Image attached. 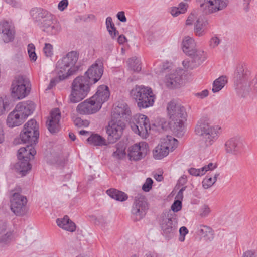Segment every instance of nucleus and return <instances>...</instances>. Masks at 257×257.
I'll return each instance as SVG.
<instances>
[{
  "label": "nucleus",
  "instance_id": "obj_25",
  "mask_svg": "<svg viewBox=\"0 0 257 257\" xmlns=\"http://www.w3.org/2000/svg\"><path fill=\"white\" fill-rule=\"evenodd\" d=\"M25 147H22L18 151L17 157L18 160L28 159L31 160L34 159V155L36 154L33 145L29 143Z\"/></svg>",
  "mask_w": 257,
  "mask_h": 257
},
{
  "label": "nucleus",
  "instance_id": "obj_52",
  "mask_svg": "<svg viewBox=\"0 0 257 257\" xmlns=\"http://www.w3.org/2000/svg\"><path fill=\"white\" fill-rule=\"evenodd\" d=\"M188 230L185 226L181 227L179 229L180 237L179 240L181 242L184 241L185 239V236L188 233Z\"/></svg>",
  "mask_w": 257,
  "mask_h": 257
},
{
  "label": "nucleus",
  "instance_id": "obj_36",
  "mask_svg": "<svg viewBox=\"0 0 257 257\" xmlns=\"http://www.w3.org/2000/svg\"><path fill=\"white\" fill-rule=\"evenodd\" d=\"M167 147H164L161 143L155 147L153 151V157L155 159L160 160L167 156L169 154Z\"/></svg>",
  "mask_w": 257,
  "mask_h": 257
},
{
  "label": "nucleus",
  "instance_id": "obj_47",
  "mask_svg": "<svg viewBox=\"0 0 257 257\" xmlns=\"http://www.w3.org/2000/svg\"><path fill=\"white\" fill-rule=\"evenodd\" d=\"M211 212V210L207 205H204L200 209V215L202 217L207 216Z\"/></svg>",
  "mask_w": 257,
  "mask_h": 257
},
{
  "label": "nucleus",
  "instance_id": "obj_44",
  "mask_svg": "<svg viewBox=\"0 0 257 257\" xmlns=\"http://www.w3.org/2000/svg\"><path fill=\"white\" fill-rule=\"evenodd\" d=\"M43 52L47 57H51L53 55V47L50 43H45L43 48Z\"/></svg>",
  "mask_w": 257,
  "mask_h": 257
},
{
  "label": "nucleus",
  "instance_id": "obj_48",
  "mask_svg": "<svg viewBox=\"0 0 257 257\" xmlns=\"http://www.w3.org/2000/svg\"><path fill=\"white\" fill-rule=\"evenodd\" d=\"M182 208V202L181 200H176L172 204L171 209L174 212L180 211Z\"/></svg>",
  "mask_w": 257,
  "mask_h": 257
},
{
  "label": "nucleus",
  "instance_id": "obj_63",
  "mask_svg": "<svg viewBox=\"0 0 257 257\" xmlns=\"http://www.w3.org/2000/svg\"><path fill=\"white\" fill-rule=\"evenodd\" d=\"M186 187H183L178 192L176 198L177 199V200H181L183 199V191L185 190Z\"/></svg>",
  "mask_w": 257,
  "mask_h": 257
},
{
  "label": "nucleus",
  "instance_id": "obj_4",
  "mask_svg": "<svg viewBox=\"0 0 257 257\" xmlns=\"http://www.w3.org/2000/svg\"><path fill=\"white\" fill-rule=\"evenodd\" d=\"M93 85L84 75L76 77L72 84V92L69 96L70 102L77 103L84 99Z\"/></svg>",
  "mask_w": 257,
  "mask_h": 257
},
{
  "label": "nucleus",
  "instance_id": "obj_22",
  "mask_svg": "<svg viewBox=\"0 0 257 257\" xmlns=\"http://www.w3.org/2000/svg\"><path fill=\"white\" fill-rule=\"evenodd\" d=\"M109 96L108 87L102 85L98 87L97 92L91 98L101 108L102 104L108 100Z\"/></svg>",
  "mask_w": 257,
  "mask_h": 257
},
{
  "label": "nucleus",
  "instance_id": "obj_38",
  "mask_svg": "<svg viewBox=\"0 0 257 257\" xmlns=\"http://www.w3.org/2000/svg\"><path fill=\"white\" fill-rule=\"evenodd\" d=\"M13 238V235L11 231L2 230L0 232V247H3L8 245Z\"/></svg>",
  "mask_w": 257,
  "mask_h": 257
},
{
  "label": "nucleus",
  "instance_id": "obj_46",
  "mask_svg": "<svg viewBox=\"0 0 257 257\" xmlns=\"http://www.w3.org/2000/svg\"><path fill=\"white\" fill-rule=\"evenodd\" d=\"M215 183V179H213L212 177H206L202 182L203 187L205 189H208L211 187Z\"/></svg>",
  "mask_w": 257,
  "mask_h": 257
},
{
  "label": "nucleus",
  "instance_id": "obj_35",
  "mask_svg": "<svg viewBox=\"0 0 257 257\" xmlns=\"http://www.w3.org/2000/svg\"><path fill=\"white\" fill-rule=\"evenodd\" d=\"M197 232L200 235L202 236L206 240H211L214 238L213 231L209 226L200 225L198 227Z\"/></svg>",
  "mask_w": 257,
  "mask_h": 257
},
{
  "label": "nucleus",
  "instance_id": "obj_19",
  "mask_svg": "<svg viewBox=\"0 0 257 257\" xmlns=\"http://www.w3.org/2000/svg\"><path fill=\"white\" fill-rule=\"evenodd\" d=\"M100 108V106L90 98L79 104L77 111L80 114L89 115L96 113Z\"/></svg>",
  "mask_w": 257,
  "mask_h": 257
},
{
  "label": "nucleus",
  "instance_id": "obj_61",
  "mask_svg": "<svg viewBox=\"0 0 257 257\" xmlns=\"http://www.w3.org/2000/svg\"><path fill=\"white\" fill-rule=\"evenodd\" d=\"M117 18L120 22H125L126 21V18L123 11L119 12L117 14Z\"/></svg>",
  "mask_w": 257,
  "mask_h": 257
},
{
  "label": "nucleus",
  "instance_id": "obj_12",
  "mask_svg": "<svg viewBox=\"0 0 257 257\" xmlns=\"http://www.w3.org/2000/svg\"><path fill=\"white\" fill-rule=\"evenodd\" d=\"M125 126V123L122 120L112 119L106 128L108 143H114L118 140L122 135Z\"/></svg>",
  "mask_w": 257,
  "mask_h": 257
},
{
  "label": "nucleus",
  "instance_id": "obj_60",
  "mask_svg": "<svg viewBox=\"0 0 257 257\" xmlns=\"http://www.w3.org/2000/svg\"><path fill=\"white\" fill-rule=\"evenodd\" d=\"M187 7L188 5L187 4L181 2L179 4L178 7L177 8L180 10V12L183 14L187 11Z\"/></svg>",
  "mask_w": 257,
  "mask_h": 257
},
{
  "label": "nucleus",
  "instance_id": "obj_53",
  "mask_svg": "<svg viewBox=\"0 0 257 257\" xmlns=\"http://www.w3.org/2000/svg\"><path fill=\"white\" fill-rule=\"evenodd\" d=\"M220 42V40L218 37L216 36L213 37L209 41V46L210 47L214 48L219 44Z\"/></svg>",
  "mask_w": 257,
  "mask_h": 257
},
{
  "label": "nucleus",
  "instance_id": "obj_26",
  "mask_svg": "<svg viewBox=\"0 0 257 257\" xmlns=\"http://www.w3.org/2000/svg\"><path fill=\"white\" fill-rule=\"evenodd\" d=\"M181 82V77L176 71L166 76L164 83L169 88H175L180 87Z\"/></svg>",
  "mask_w": 257,
  "mask_h": 257
},
{
  "label": "nucleus",
  "instance_id": "obj_57",
  "mask_svg": "<svg viewBox=\"0 0 257 257\" xmlns=\"http://www.w3.org/2000/svg\"><path fill=\"white\" fill-rule=\"evenodd\" d=\"M242 257H256V254L254 250H248L243 252Z\"/></svg>",
  "mask_w": 257,
  "mask_h": 257
},
{
  "label": "nucleus",
  "instance_id": "obj_6",
  "mask_svg": "<svg viewBox=\"0 0 257 257\" xmlns=\"http://www.w3.org/2000/svg\"><path fill=\"white\" fill-rule=\"evenodd\" d=\"M78 56L77 52L72 51L58 61L57 68L62 73L60 79H66L74 73L76 71L75 65L78 61Z\"/></svg>",
  "mask_w": 257,
  "mask_h": 257
},
{
  "label": "nucleus",
  "instance_id": "obj_45",
  "mask_svg": "<svg viewBox=\"0 0 257 257\" xmlns=\"http://www.w3.org/2000/svg\"><path fill=\"white\" fill-rule=\"evenodd\" d=\"M74 124L77 127H87L89 125V122L87 120H83L80 117L76 118L74 120Z\"/></svg>",
  "mask_w": 257,
  "mask_h": 257
},
{
  "label": "nucleus",
  "instance_id": "obj_17",
  "mask_svg": "<svg viewBox=\"0 0 257 257\" xmlns=\"http://www.w3.org/2000/svg\"><path fill=\"white\" fill-rule=\"evenodd\" d=\"M228 3V0H204L200 7L206 14H211L224 9Z\"/></svg>",
  "mask_w": 257,
  "mask_h": 257
},
{
  "label": "nucleus",
  "instance_id": "obj_50",
  "mask_svg": "<svg viewBox=\"0 0 257 257\" xmlns=\"http://www.w3.org/2000/svg\"><path fill=\"white\" fill-rule=\"evenodd\" d=\"M58 73L59 74L58 78H54L51 80L50 83L49 85L47 87V89H52L54 86H55L56 84L59 82L60 80H64V79H60V76L62 75V73L60 72V70H58Z\"/></svg>",
  "mask_w": 257,
  "mask_h": 257
},
{
  "label": "nucleus",
  "instance_id": "obj_18",
  "mask_svg": "<svg viewBox=\"0 0 257 257\" xmlns=\"http://www.w3.org/2000/svg\"><path fill=\"white\" fill-rule=\"evenodd\" d=\"M0 33L2 38L5 43L14 40L15 36V29L11 22L3 20L0 22Z\"/></svg>",
  "mask_w": 257,
  "mask_h": 257
},
{
  "label": "nucleus",
  "instance_id": "obj_11",
  "mask_svg": "<svg viewBox=\"0 0 257 257\" xmlns=\"http://www.w3.org/2000/svg\"><path fill=\"white\" fill-rule=\"evenodd\" d=\"M148 205L145 196L138 194L134 199L132 205L131 213L135 221L142 219L146 214Z\"/></svg>",
  "mask_w": 257,
  "mask_h": 257
},
{
  "label": "nucleus",
  "instance_id": "obj_49",
  "mask_svg": "<svg viewBox=\"0 0 257 257\" xmlns=\"http://www.w3.org/2000/svg\"><path fill=\"white\" fill-rule=\"evenodd\" d=\"M153 180L150 178H148L142 186V189L145 192H148L152 188Z\"/></svg>",
  "mask_w": 257,
  "mask_h": 257
},
{
  "label": "nucleus",
  "instance_id": "obj_42",
  "mask_svg": "<svg viewBox=\"0 0 257 257\" xmlns=\"http://www.w3.org/2000/svg\"><path fill=\"white\" fill-rule=\"evenodd\" d=\"M245 74L242 66H239L237 67L235 72V77L237 81H242L245 78Z\"/></svg>",
  "mask_w": 257,
  "mask_h": 257
},
{
  "label": "nucleus",
  "instance_id": "obj_59",
  "mask_svg": "<svg viewBox=\"0 0 257 257\" xmlns=\"http://www.w3.org/2000/svg\"><path fill=\"white\" fill-rule=\"evenodd\" d=\"M244 87V85L242 83L240 84V85H238V88H237V93L239 94V95H240L241 97H245V95L248 92V89L247 88L245 92H242L241 89H240L239 88H243Z\"/></svg>",
  "mask_w": 257,
  "mask_h": 257
},
{
  "label": "nucleus",
  "instance_id": "obj_29",
  "mask_svg": "<svg viewBox=\"0 0 257 257\" xmlns=\"http://www.w3.org/2000/svg\"><path fill=\"white\" fill-rule=\"evenodd\" d=\"M58 226L67 231L73 232L76 229V226L67 215L65 216L63 219H57L56 220Z\"/></svg>",
  "mask_w": 257,
  "mask_h": 257
},
{
  "label": "nucleus",
  "instance_id": "obj_64",
  "mask_svg": "<svg viewBox=\"0 0 257 257\" xmlns=\"http://www.w3.org/2000/svg\"><path fill=\"white\" fill-rule=\"evenodd\" d=\"M67 159L64 157L60 158V160H57V163L58 165L61 167H63L64 165L67 163Z\"/></svg>",
  "mask_w": 257,
  "mask_h": 257
},
{
  "label": "nucleus",
  "instance_id": "obj_41",
  "mask_svg": "<svg viewBox=\"0 0 257 257\" xmlns=\"http://www.w3.org/2000/svg\"><path fill=\"white\" fill-rule=\"evenodd\" d=\"M116 150L114 151L112 156L113 157L117 159H121L123 158L125 155V152L123 147L119 148V144L116 145Z\"/></svg>",
  "mask_w": 257,
  "mask_h": 257
},
{
  "label": "nucleus",
  "instance_id": "obj_34",
  "mask_svg": "<svg viewBox=\"0 0 257 257\" xmlns=\"http://www.w3.org/2000/svg\"><path fill=\"white\" fill-rule=\"evenodd\" d=\"M89 144L95 146L107 145L105 139L98 134H92L87 140Z\"/></svg>",
  "mask_w": 257,
  "mask_h": 257
},
{
  "label": "nucleus",
  "instance_id": "obj_58",
  "mask_svg": "<svg viewBox=\"0 0 257 257\" xmlns=\"http://www.w3.org/2000/svg\"><path fill=\"white\" fill-rule=\"evenodd\" d=\"M249 86L252 88L254 92L257 95V75L251 81Z\"/></svg>",
  "mask_w": 257,
  "mask_h": 257
},
{
  "label": "nucleus",
  "instance_id": "obj_23",
  "mask_svg": "<svg viewBox=\"0 0 257 257\" xmlns=\"http://www.w3.org/2000/svg\"><path fill=\"white\" fill-rule=\"evenodd\" d=\"M15 109L25 120L33 112L35 109V105L31 101H23L19 102Z\"/></svg>",
  "mask_w": 257,
  "mask_h": 257
},
{
  "label": "nucleus",
  "instance_id": "obj_14",
  "mask_svg": "<svg viewBox=\"0 0 257 257\" xmlns=\"http://www.w3.org/2000/svg\"><path fill=\"white\" fill-rule=\"evenodd\" d=\"M148 149L149 146L145 142L136 143L128 147L127 156L131 161H139L147 155Z\"/></svg>",
  "mask_w": 257,
  "mask_h": 257
},
{
  "label": "nucleus",
  "instance_id": "obj_40",
  "mask_svg": "<svg viewBox=\"0 0 257 257\" xmlns=\"http://www.w3.org/2000/svg\"><path fill=\"white\" fill-rule=\"evenodd\" d=\"M106 25L107 30L112 38H114L118 34V32L116 30L111 17H108L106 18Z\"/></svg>",
  "mask_w": 257,
  "mask_h": 257
},
{
  "label": "nucleus",
  "instance_id": "obj_9",
  "mask_svg": "<svg viewBox=\"0 0 257 257\" xmlns=\"http://www.w3.org/2000/svg\"><path fill=\"white\" fill-rule=\"evenodd\" d=\"M39 127L34 119L28 121L24 125L22 132L20 134V138L24 143L36 144L39 136Z\"/></svg>",
  "mask_w": 257,
  "mask_h": 257
},
{
  "label": "nucleus",
  "instance_id": "obj_5",
  "mask_svg": "<svg viewBox=\"0 0 257 257\" xmlns=\"http://www.w3.org/2000/svg\"><path fill=\"white\" fill-rule=\"evenodd\" d=\"M131 94L140 108H146L154 104L155 95L150 87L136 86L132 90Z\"/></svg>",
  "mask_w": 257,
  "mask_h": 257
},
{
  "label": "nucleus",
  "instance_id": "obj_24",
  "mask_svg": "<svg viewBox=\"0 0 257 257\" xmlns=\"http://www.w3.org/2000/svg\"><path fill=\"white\" fill-rule=\"evenodd\" d=\"M242 148V143L238 138H232L225 143V150L227 153L237 155Z\"/></svg>",
  "mask_w": 257,
  "mask_h": 257
},
{
  "label": "nucleus",
  "instance_id": "obj_62",
  "mask_svg": "<svg viewBox=\"0 0 257 257\" xmlns=\"http://www.w3.org/2000/svg\"><path fill=\"white\" fill-rule=\"evenodd\" d=\"M208 95V91L207 90H204L201 92L197 93L195 95L201 99L205 98Z\"/></svg>",
  "mask_w": 257,
  "mask_h": 257
},
{
  "label": "nucleus",
  "instance_id": "obj_31",
  "mask_svg": "<svg viewBox=\"0 0 257 257\" xmlns=\"http://www.w3.org/2000/svg\"><path fill=\"white\" fill-rule=\"evenodd\" d=\"M29 161L30 160L27 159L19 160L18 162L16 164V169L22 176L25 175L31 169L32 166Z\"/></svg>",
  "mask_w": 257,
  "mask_h": 257
},
{
  "label": "nucleus",
  "instance_id": "obj_16",
  "mask_svg": "<svg viewBox=\"0 0 257 257\" xmlns=\"http://www.w3.org/2000/svg\"><path fill=\"white\" fill-rule=\"evenodd\" d=\"M103 73V64L100 59H97L85 73L84 76L93 84L99 80Z\"/></svg>",
  "mask_w": 257,
  "mask_h": 257
},
{
  "label": "nucleus",
  "instance_id": "obj_55",
  "mask_svg": "<svg viewBox=\"0 0 257 257\" xmlns=\"http://www.w3.org/2000/svg\"><path fill=\"white\" fill-rule=\"evenodd\" d=\"M8 104L6 102H4V100L1 98L0 99V115L4 114L6 110Z\"/></svg>",
  "mask_w": 257,
  "mask_h": 257
},
{
  "label": "nucleus",
  "instance_id": "obj_21",
  "mask_svg": "<svg viewBox=\"0 0 257 257\" xmlns=\"http://www.w3.org/2000/svg\"><path fill=\"white\" fill-rule=\"evenodd\" d=\"M131 115V111L126 103H120L118 104L112 112V119L121 120L128 118Z\"/></svg>",
  "mask_w": 257,
  "mask_h": 257
},
{
  "label": "nucleus",
  "instance_id": "obj_2",
  "mask_svg": "<svg viewBox=\"0 0 257 257\" xmlns=\"http://www.w3.org/2000/svg\"><path fill=\"white\" fill-rule=\"evenodd\" d=\"M167 110L170 119L168 123L170 129L177 136H182L183 122L187 117L184 107L171 101L168 103Z\"/></svg>",
  "mask_w": 257,
  "mask_h": 257
},
{
  "label": "nucleus",
  "instance_id": "obj_54",
  "mask_svg": "<svg viewBox=\"0 0 257 257\" xmlns=\"http://www.w3.org/2000/svg\"><path fill=\"white\" fill-rule=\"evenodd\" d=\"M216 167L217 165L216 164H213V163H209L208 165H205L204 166L202 167L201 171L205 174L207 171L213 170Z\"/></svg>",
  "mask_w": 257,
  "mask_h": 257
},
{
  "label": "nucleus",
  "instance_id": "obj_10",
  "mask_svg": "<svg viewBox=\"0 0 257 257\" xmlns=\"http://www.w3.org/2000/svg\"><path fill=\"white\" fill-rule=\"evenodd\" d=\"M132 130L142 138H146L148 131L150 130V122L148 118L145 115L137 114L133 116L131 122Z\"/></svg>",
  "mask_w": 257,
  "mask_h": 257
},
{
  "label": "nucleus",
  "instance_id": "obj_8",
  "mask_svg": "<svg viewBox=\"0 0 257 257\" xmlns=\"http://www.w3.org/2000/svg\"><path fill=\"white\" fill-rule=\"evenodd\" d=\"M29 80L23 76H16L11 85V93L13 98L22 99L27 96L30 91Z\"/></svg>",
  "mask_w": 257,
  "mask_h": 257
},
{
  "label": "nucleus",
  "instance_id": "obj_7",
  "mask_svg": "<svg viewBox=\"0 0 257 257\" xmlns=\"http://www.w3.org/2000/svg\"><path fill=\"white\" fill-rule=\"evenodd\" d=\"M160 225L162 233L166 238H171L174 237L177 231V215L170 211L163 213Z\"/></svg>",
  "mask_w": 257,
  "mask_h": 257
},
{
  "label": "nucleus",
  "instance_id": "obj_20",
  "mask_svg": "<svg viewBox=\"0 0 257 257\" xmlns=\"http://www.w3.org/2000/svg\"><path fill=\"white\" fill-rule=\"evenodd\" d=\"M60 118L61 113L58 108H55L51 111L50 118L47 122L50 132L55 133L59 131Z\"/></svg>",
  "mask_w": 257,
  "mask_h": 257
},
{
  "label": "nucleus",
  "instance_id": "obj_37",
  "mask_svg": "<svg viewBox=\"0 0 257 257\" xmlns=\"http://www.w3.org/2000/svg\"><path fill=\"white\" fill-rule=\"evenodd\" d=\"M228 79L225 76H222L215 79L213 83L212 91L214 93L218 92L227 83Z\"/></svg>",
  "mask_w": 257,
  "mask_h": 257
},
{
  "label": "nucleus",
  "instance_id": "obj_1",
  "mask_svg": "<svg viewBox=\"0 0 257 257\" xmlns=\"http://www.w3.org/2000/svg\"><path fill=\"white\" fill-rule=\"evenodd\" d=\"M30 14L42 31L49 36L58 35L62 31V26L56 17L47 10L35 8Z\"/></svg>",
  "mask_w": 257,
  "mask_h": 257
},
{
  "label": "nucleus",
  "instance_id": "obj_32",
  "mask_svg": "<svg viewBox=\"0 0 257 257\" xmlns=\"http://www.w3.org/2000/svg\"><path fill=\"white\" fill-rule=\"evenodd\" d=\"M106 193L111 198L117 201L122 202L128 198V196L125 193L114 188L107 190Z\"/></svg>",
  "mask_w": 257,
  "mask_h": 257
},
{
  "label": "nucleus",
  "instance_id": "obj_43",
  "mask_svg": "<svg viewBox=\"0 0 257 257\" xmlns=\"http://www.w3.org/2000/svg\"><path fill=\"white\" fill-rule=\"evenodd\" d=\"M199 16L197 11H193L189 15L186 22V25H191L197 19Z\"/></svg>",
  "mask_w": 257,
  "mask_h": 257
},
{
  "label": "nucleus",
  "instance_id": "obj_30",
  "mask_svg": "<svg viewBox=\"0 0 257 257\" xmlns=\"http://www.w3.org/2000/svg\"><path fill=\"white\" fill-rule=\"evenodd\" d=\"M182 50L183 51L188 55L195 49L196 44L194 40L189 36H186L182 41Z\"/></svg>",
  "mask_w": 257,
  "mask_h": 257
},
{
  "label": "nucleus",
  "instance_id": "obj_39",
  "mask_svg": "<svg viewBox=\"0 0 257 257\" xmlns=\"http://www.w3.org/2000/svg\"><path fill=\"white\" fill-rule=\"evenodd\" d=\"M127 64L128 67L135 72H139L141 70V62L139 58L133 57L128 59Z\"/></svg>",
  "mask_w": 257,
  "mask_h": 257
},
{
  "label": "nucleus",
  "instance_id": "obj_3",
  "mask_svg": "<svg viewBox=\"0 0 257 257\" xmlns=\"http://www.w3.org/2000/svg\"><path fill=\"white\" fill-rule=\"evenodd\" d=\"M195 132L196 135L202 137V147L205 148L210 147L217 140L222 130L219 125H211L207 119H201L195 127Z\"/></svg>",
  "mask_w": 257,
  "mask_h": 257
},
{
  "label": "nucleus",
  "instance_id": "obj_13",
  "mask_svg": "<svg viewBox=\"0 0 257 257\" xmlns=\"http://www.w3.org/2000/svg\"><path fill=\"white\" fill-rule=\"evenodd\" d=\"M189 58L182 62L184 68L192 70L198 67L207 59L206 53L200 49H195L188 55Z\"/></svg>",
  "mask_w": 257,
  "mask_h": 257
},
{
  "label": "nucleus",
  "instance_id": "obj_27",
  "mask_svg": "<svg viewBox=\"0 0 257 257\" xmlns=\"http://www.w3.org/2000/svg\"><path fill=\"white\" fill-rule=\"evenodd\" d=\"M207 20L202 15H199L194 23V32L197 36H202L206 33L208 25Z\"/></svg>",
  "mask_w": 257,
  "mask_h": 257
},
{
  "label": "nucleus",
  "instance_id": "obj_51",
  "mask_svg": "<svg viewBox=\"0 0 257 257\" xmlns=\"http://www.w3.org/2000/svg\"><path fill=\"white\" fill-rule=\"evenodd\" d=\"M201 170L202 168L200 169L191 168L188 170V172L192 175L198 176H201L204 174V172H202Z\"/></svg>",
  "mask_w": 257,
  "mask_h": 257
},
{
  "label": "nucleus",
  "instance_id": "obj_28",
  "mask_svg": "<svg viewBox=\"0 0 257 257\" xmlns=\"http://www.w3.org/2000/svg\"><path fill=\"white\" fill-rule=\"evenodd\" d=\"M25 121V119L15 109L12 111L7 118V125L10 127H14L21 125Z\"/></svg>",
  "mask_w": 257,
  "mask_h": 257
},
{
  "label": "nucleus",
  "instance_id": "obj_33",
  "mask_svg": "<svg viewBox=\"0 0 257 257\" xmlns=\"http://www.w3.org/2000/svg\"><path fill=\"white\" fill-rule=\"evenodd\" d=\"M160 143L164 147H167L169 152L173 151L178 146V141L170 136L161 139Z\"/></svg>",
  "mask_w": 257,
  "mask_h": 257
},
{
  "label": "nucleus",
  "instance_id": "obj_15",
  "mask_svg": "<svg viewBox=\"0 0 257 257\" xmlns=\"http://www.w3.org/2000/svg\"><path fill=\"white\" fill-rule=\"evenodd\" d=\"M26 197L18 193H13L11 199V209L17 216H22L26 213Z\"/></svg>",
  "mask_w": 257,
  "mask_h": 257
},
{
  "label": "nucleus",
  "instance_id": "obj_56",
  "mask_svg": "<svg viewBox=\"0 0 257 257\" xmlns=\"http://www.w3.org/2000/svg\"><path fill=\"white\" fill-rule=\"evenodd\" d=\"M68 5V0H62L58 4V8L60 11H63L67 8Z\"/></svg>",
  "mask_w": 257,
  "mask_h": 257
}]
</instances>
